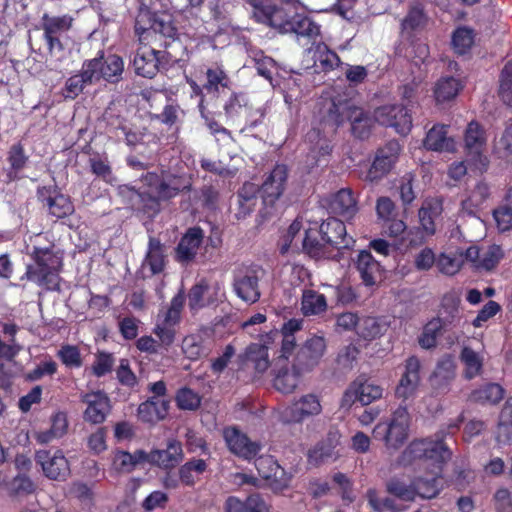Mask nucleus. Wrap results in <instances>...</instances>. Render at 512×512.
<instances>
[{
  "instance_id": "nucleus-51",
  "label": "nucleus",
  "mask_w": 512,
  "mask_h": 512,
  "mask_svg": "<svg viewBox=\"0 0 512 512\" xmlns=\"http://www.w3.org/2000/svg\"><path fill=\"white\" fill-rule=\"evenodd\" d=\"M447 325L442 319L433 318L423 328V332L419 337V344L422 348H434L437 344V338Z\"/></svg>"
},
{
  "instance_id": "nucleus-50",
  "label": "nucleus",
  "mask_w": 512,
  "mask_h": 512,
  "mask_svg": "<svg viewBox=\"0 0 512 512\" xmlns=\"http://www.w3.org/2000/svg\"><path fill=\"white\" fill-rule=\"evenodd\" d=\"M146 260L153 274H158L165 267V255L161 241L155 237L149 239Z\"/></svg>"
},
{
  "instance_id": "nucleus-37",
  "label": "nucleus",
  "mask_w": 512,
  "mask_h": 512,
  "mask_svg": "<svg viewBox=\"0 0 512 512\" xmlns=\"http://www.w3.org/2000/svg\"><path fill=\"white\" fill-rule=\"evenodd\" d=\"M29 161V156L25 153L21 142L13 144L7 152V162L10 165L6 177L8 182H14L21 179L19 172L25 168Z\"/></svg>"
},
{
  "instance_id": "nucleus-15",
  "label": "nucleus",
  "mask_w": 512,
  "mask_h": 512,
  "mask_svg": "<svg viewBox=\"0 0 512 512\" xmlns=\"http://www.w3.org/2000/svg\"><path fill=\"white\" fill-rule=\"evenodd\" d=\"M400 152L401 146L397 140L388 141L383 147L378 148L367 172L366 180L377 182L385 177L396 164Z\"/></svg>"
},
{
  "instance_id": "nucleus-4",
  "label": "nucleus",
  "mask_w": 512,
  "mask_h": 512,
  "mask_svg": "<svg viewBox=\"0 0 512 512\" xmlns=\"http://www.w3.org/2000/svg\"><path fill=\"white\" fill-rule=\"evenodd\" d=\"M24 277L41 288L49 291L60 290V273L63 268V255L55 250L54 244L48 247L34 246Z\"/></svg>"
},
{
  "instance_id": "nucleus-29",
  "label": "nucleus",
  "mask_w": 512,
  "mask_h": 512,
  "mask_svg": "<svg viewBox=\"0 0 512 512\" xmlns=\"http://www.w3.org/2000/svg\"><path fill=\"white\" fill-rule=\"evenodd\" d=\"M143 45L137 49L132 63L137 75L151 79L159 71L160 60L156 49L147 47V44Z\"/></svg>"
},
{
  "instance_id": "nucleus-53",
  "label": "nucleus",
  "mask_w": 512,
  "mask_h": 512,
  "mask_svg": "<svg viewBox=\"0 0 512 512\" xmlns=\"http://www.w3.org/2000/svg\"><path fill=\"white\" fill-rule=\"evenodd\" d=\"M247 358L254 362V368L257 372H265L269 365L268 347L265 344L252 343L246 349Z\"/></svg>"
},
{
  "instance_id": "nucleus-47",
  "label": "nucleus",
  "mask_w": 512,
  "mask_h": 512,
  "mask_svg": "<svg viewBox=\"0 0 512 512\" xmlns=\"http://www.w3.org/2000/svg\"><path fill=\"white\" fill-rule=\"evenodd\" d=\"M207 469L204 459L193 458L179 468L180 481L186 486H194L196 476L203 474Z\"/></svg>"
},
{
  "instance_id": "nucleus-22",
  "label": "nucleus",
  "mask_w": 512,
  "mask_h": 512,
  "mask_svg": "<svg viewBox=\"0 0 512 512\" xmlns=\"http://www.w3.org/2000/svg\"><path fill=\"white\" fill-rule=\"evenodd\" d=\"M420 360L416 356H410L404 364V371L398 385L395 388V396L404 401L412 397L420 383Z\"/></svg>"
},
{
  "instance_id": "nucleus-43",
  "label": "nucleus",
  "mask_w": 512,
  "mask_h": 512,
  "mask_svg": "<svg viewBox=\"0 0 512 512\" xmlns=\"http://www.w3.org/2000/svg\"><path fill=\"white\" fill-rule=\"evenodd\" d=\"M185 116V111L180 107L177 103H167L161 113L153 114L151 116L152 120H157L161 124H164L169 130L175 129L179 130V126L183 122V118Z\"/></svg>"
},
{
  "instance_id": "nucleus-55",
  "label": "nucleus",
  "mask_w": 512,
  "mask_h": 512,
  "mask_svg": "<svg viewBox=\"0 0 512 512\" xmlns=\"http://www.w3.org/2000/svg\"><path fill=\"white\" fill-rule=\"evenodd\" d=\"M295 371L290 373L287 366L285 365L275 375L273 379V386L281 393L289 394L292 393L298 385V376Z\"/></svg>"
},
{
  "instance_id": "nucleus-35",
  "label": "nucleus",
  "mask_w": 512,
  "mask_h": 512,
  "mask_svg": "<svg viewBox=\"0 0 512 512\" xmlns=\"http://www.w3.org/2000/svg\"><path fill=\"white\" fill-rule=\"evenodd\" d=\"M51 426L45 431L36 434V441L40 444H47L54 439L63 437L68 430V417L64 411H57L50 418Z\"/></svg>"
},
{
  "instance_id": "nucleus-19",
  "label": "nucleus",
  "mask_w": 512,
  "mask_h": 512,
  "mask_svg": "<svg viewBox=\"0 0 512 512\" xmlns=\"http://www.w3.org/2000/svg\"><path fill=\"white\" fill-rule=\"evenodd\" d=\"M288 167L285 164H276L261 185L259 192L266 206H273L283 195L287 180Z\"/></svg>"
},
{
  "instance_id": "nucleus-59",
  "label": "nucleus",
  "mask_w": 512,
  "mask_h": 512,
  "mask_svg": "<svg viewBox=\"0 0 512 512\" xmlns=\"http://www.w3.org/2000/svg\"><path fill=\"white\" fill-rule=\"evenodd\" d=\"M383 333V326L375 317H364L360 319L358 324L357 334L364 340H374L380 337Z\"/></svg>"
},
{
  "instance_id": "nucleus-46",
  "label": "nucleus",
  "mask_w": 512,
  "mask_h": 512,
  "mask_svg": "<svg viewBox=\"0 0 512 512\" xmlns=\"http://www.w3.org/2000/svg\"><path fill=\"white\" fill-rule=\"evenodd\" d=\"M386 491L388 494L402 500H415V487L413 480L408 484L404 479L392 477L386 482Z\"/></svg>"
},
{
  "instance_id": "nucleus-56",
  "label": "nucleus",
  "mask_w": 512,
  "mask_h": 512,
  "mask_svg": "<svg viewBox=\"0 0 512 512\" xmlns=\"http://www.w3.org/2000/svg\"><path fill=\"white\" fill-rule=\"evenodd\" d=\"M427 17L420 3L410 7L407 15L401 22L402 31H415L426 24Z\"/></svg>"
},
{
  "instance_id": "nucleus-54",
  "label": "nucleus",
  "mask_w": 512,
  "mask_h": 512,
  "mask_svg": "<svg viewBox=\"0 0 512 512\" xmlns=\"http://www.w3.org/2000/svg\"><path fill=\"white\" fill-rule=\"evenodd\" d=\"M57 357L68 369H79L83 365V358L80 349L76 345H62L57 351Z\"/></svg>"
},
{
  "instance_id": "nucleus-28",
  "label": "nucleus",
  "mask_w": 512,
  "mask_h": 512,
  "mask_svg": "<svg viewBox=\"0 0 512 512\" xmlns=\"http://www.w3.org/2000/svg\"><path fill=\"white\" fill-rule=\"evenodd\" d=\"M94 64L91 61H84L81 71L66 80L63 88V95L66 99H75L83 92L86 86L96 83L94 80L95 70L92 69Z\"/></svg>"
},
{
  "instance_id": "nucleus-1",
  "label": "nucleus",
  "mask_w": 512,
  "mask_h": 512,
  "mask_svg": "<svg viewBox=\"0 0 512 512\" xmlns=\"http://www.w3.org/2000/svg\"><path fill=\"white\" fill-rule=\"evenodd\" d=\"M447 431L441 429L433 436L413 439L398 457V464L404 467L430 463L433 471L430 477L413 479L415 498H435L444 488L443 465L450 460L451 451L445 443Z\"/></svg>"
},
{
  "instance_id": "nucleus-30",
  "label": "nucleus",
  "mask_w": 512,
  "mask_h": 512,
  "mask_svg": "<svg viewBox=\"0 0 512 512\" xmlns=\"http://www.w3.org/2000/svg\"><path fill=\"white\" fill-rule=\"evenodd\" d=\"M169 407V400L150 397L139 405L137 416L141 422L154 425L166 418Z\"/></svg>"
},
{
  "instance_id": "nucleus-40",
  "label": "nucleus",
  "mask_w": 512,
  "mask_h": 512,
  "mask_svg": "<svg viewBox=\"0 0 512 512\" xmlns=\"http://www.w3.org/2000/svg\"><path fill=\"white\" fill-rule=\"evenodd\" d=\"M463 89V84L453 76L440 78L434 87V97L437 103L453 100Z\"/></svg>"
},
{
  "instance_id": "nucleus-26",
  "label": "nucleus",
  "mask_w": 512,
  "mask_h": 512,
  "mask_svg": "<svg viewBox=\"0 0 512 512\" xmlns=\"http://www.w3.org/2000/svg\"><path fill=\"white\" fill-rule=\"evenodd\" d=\"M203 238L204 233L200 227L189 228L175 248L176 261L181 264L192 262L203 242Z\"/></svg>"
},
{
  "instance_id": "nucleus-57",
  "label": "nucleus",
  "mask_w": 512,
  "mask_h": 512,
  "mask_svg": "<svg viewBox=\"0 0 512 512\" xmlns=\"http://www.w3.org/2000/svg\"><path fill=\"white\" fill-rule=\"evenodd\" d=\"M35 491L36 484L26 474H18L8 483V493L11 497L26 496Z\"/></svg>"
},
{
  "instance_id": "nucleus-48",
  "label": "nucleus",
  "mask_w": 512,
  "mask_h": 512,
  "mask_svg": "<svg viewBox=\"0 0 512 512\" xmlns=\"http://www.w3.org/2000/svg\"><path fill=\"white\" fill-rule=\"evenodd\" d=\"M460 298L454 292L446 293L441 300L439 315L445 325H450L458 317Z\"/></svg>"
},
{
  "instance_id": "nucleus-9",
  "label": "nucleus",
  "mask_w": 512,
  "mask_h": 512,
  "mask_svg": "<svg viewBox=\"0 0 512 512\" xmlns=\"http://www.w3.org/2000/svg\"><path fill=\"white\" fill-rule=\"evenodd\" d=\"M326 350V340L323 336L313 335L297 350L293 359V371L297 374L312 371L321 361Z\"/></svg>"
},
{
  "instance_id": "nucleus-38",
  "label": "nucleus",
  "mask_w": 512,
  "mask_h": 512,
  "mask_svg": "<svg viewBox=\"0 0 512 512\" xmlns=\"http://www.w3.org/2000/svg\"><path fill=\"white\" fill-rule=\"evenodd\" d=\"M504 395L505 390L500 384L486 383L479 388L474 389L469 395V400L482 405H495L504 398Z\"/></svg>"
},
{
  "instance_id": "nucleus-44",
  "label": "nucleus",
  "mask_w": 512,
  "mask_h": 512,
  "mask_svg": "<svg viewBox=\"0 0 512 512\" xmlns=\"http://www.w3.org/2000/svg\"><path fill=\"white\" fill-rule=\"evenodd\" d=\"M319 226L309 227L305 231L303 239V250L312 257H321L325 254L326 242L322 240Z\"/></svg>"
},
{
  "instance_id": "nucleus-31",
  "label": "nucleus",
  "mask_w": 512,
  "mask_h": 512,
  "mask_svg": "<svg viewBox=\"0 0 512 512\" xmlns=\"http://www.w3.org/2000/svg\"><path fill=\"white\" fill-rule=\"evenodd\" d=\"M329 208L333 214L346 220L353 218L358 212L357 200L350 188H342L332 195Z\"/></svg>"
},
{
  "instance_id": "nucleus-33",
  "label": "nucleus",
  "mask_w": 512,
  "mask_h": 512,
  "mask_svg": "<svg viewBox=\"0 0 512 512\" xmlns=\"http://www.w3.org/2000/svg\"><path fill=\"white\" fill-rule=\"evenodd\" d=\"M443 212L442 200L432 198L425 200L419 209L418 216L422 229L427 235H434L436 232L435 220Z\"/></svg>"
},
{
  "instance_id": "nucleus-6",
  "label": "nucleus",
  "mask_w": 512,
  "mask_h": 512,
  "mask_svg": "<svg viewBox=\"0 0 512 512\" xmlns=\"http://www.w3.org/2000/svg\"><path fill=\"white\" fill-rule=\"evenodd\" d=\"M487 140L486 130L478 121L468 123L463 136L466 162L471 170L480 174L486 172L490 164L486 155Z\"/></svg>"
},
{
  "instance_id": "nucleus-32",
  "label": "nucleus",
  "mask_w": 512,
  "mask_h": 512,
  "mask_svg": "<svg viewBox=\"0 0 512 512\" xmlns=\"http://www.w3.org/2000/svg\"><path fill=\"white\" fill-rule=\"evenodd\" d=\"M252 17L258 22L279 30L284 11L275 5L265 3L263 0H250Z\"/></svg>"
},
{
  "instance_id": "nucleus-18",
  "label": "nucleus",
  "mask_w": 512,
  "mask_h": 512,
  "mask_svg": "<svg viewBox=\"0 0 512 512\" xmlns=\"http://www.w3.org/2000/svg\"><path fill=\"white\" fill-rule=\"evenodd\" d=\"M35 461L49 479L65 480L70 474L68 460L61 450H38L35 453Z\"/></svg>"
},
{
  "instance_id": "nucleus-58",
  "label": "nucleus",
  "mask_w": 512,
  "mask_h": 512,
  "mask_svg": "<svg viewBox=\"0 0 512 512\" xmlns=\"http://www.w3.org/2000/svg\"><path fill=\"white\" fill-rule=\"evenodd\" d=\"M57 371V363L50 356H46L35 366L34 369L28 371L25 374V380L29 382H35L42 379L45 376L52 377L57 373Z\"/></svg>"
},
{
  "instance_id": "nucleus-12",
  "label": "nucleus",
  "mask_w": 512,
  "mask_h": 512,
  "mask_svg": "<svg viewBox=\"0 0 512 512\" xmlns=\"http://www.w3.org/2000/svg\"><path fill=\"white\" fill-rule=\"evenodd\" d=\"M375 121L385 127L393 128L398 134L405 136L412 129V115L401 104L383 105L374 111Z\"/></svg>"
},
{
  "instance_id": "nucleus-41",
  "label": "nucleus",
  "mask_w": 512,
  "mask_h": 512,
  "mask_svg": "<svg viewBox=\"0 0 512 512\" xmlns=\"http://www.w3.org/2000/svg\"><path fill=\"white\" fill-rule=\"evenodd\" d=\"M327 310L325 295L313 289L303 290L301 297V311L305 316L319 315Z\"/></svg>"
},
{
  "instance_id": "nucleus-61",
  "label": "nucleus",
  "mask_w": 512,
  "mask_h": 512,
  "mask_svg": "<svg viewBox=\"0 0 512 512\" xmlns=\"http://www.w3.org/2000/svg\"><path fill=\"white\" fill-rule=\"evenodd\" d=\"M499 96L502 101L512 107V61H508L500 74Z\"/></svg>"
},
{
  "instance_id": "nucleus-27",
  "label": "nucleus",
  "mask_w": 512,
  "mask_h": 512,
  "mask_svg": "<svg viewBox=\"0 0 512 512\" xmlns=\"http://www.w3.org/2000/svg\"><path fill=\"white\" fill-rule=\"evenodd\" d=\"M183 448L180 441L171 439L166 449L152 450L147 461L162 469H173L183 460Z\"/></svg>"
},
{
  "instance_id": "nucleus-39",
  "label": "nucleus",
  "mask_w": 512,
  "mask_h": 512,
  "mask_svg": "<svg viewBox=\"0 0 512 512\" xmlns=\"http://www.w3.org/2000/svg\"><path fill=\"white\" fill-rule=\"evenodd\" d=\"M148 453L144 450H136L134 453L117 451L113 458V467L118 472L130 473L138 464L146 462Z\"/></svg>"
},
{
  "instance_id": "nucleus-13",
  "label": "nucleus",
  "mask_w": 512,
  "mask_h": 512,
  "mask_svg": "<svg viewBox=\"0 0 512 512\" xmlns=\"http://www.w3.org/2000/svg\"><path fill=\"white\" fill-rule=\"evenodd\" d=\"M37 197L47 207L48 214L56 219H64L75 212L71 197L61 193L56 185L38 187Z\"/></svg>"
},
{
  "instance_id": "nucleus-34",
  "label": "nucleus",
  "mask_w": 512,
  "mask_h": 512,
  "mask_svg": "<svg viewBox=\"0 0 512 512\" xmlns=\"http://www.w3.org/2000/svg\"><path fill=\"white\" fill-rule=\"evenodd\" d=\"M447 129L446 125L435 124L426 134L423 141L424 147L431 151H453L455 142L447 137Z\"/></svg>"
},
{
  "instance_id": "nucleus-25",
  "label": "nucleus",
  "mask_w": 512,
  "mask_h": 512,
  "mask_svg": "<svg viewBox=\"0 0 512 512\" xmlns=\"http://www.w3.org/2000/svg\"><path fill=\"white\" fill-rule=\"evenodd\" d=\"M355 267L365 286H374L382 281L384 268L370 251H359L355 261Z\"/></svg>"
},
{
  "instance_id": "nucleus-16",
  "label": "nucleus",
  "mask_w": 512,
  "mask_h": 512,
  "mask_svg": "<svg viewBox=\"0 0 512 512\" xmlns=\"http://www.w3.org/2000/svg\"><path fill=\"white\" fill-rule=\"evenodd\" d=\"M223 438L232 454L247 461L254 459L262 448L260 442L252 441L236 426L224 428Z\"/></svg>"
},
{
  "instance_id": "nucleus-42",
  "label": "nucleus",
  "mask_w": 512,
  "mask_h": 512,
  "mask_svg": "<svg viewBox=\"0 0 512 512\" xmlns=\"http://www.w3.org/2000/svg\"><path fill=\"white\" fill-rule=\"evenodd\" d=\"M459 358L464 365L463 375L465 379L472 380L481 374L483 370V358L471 347H463Z\"/></svg>"
},
{
  "instance_id": "nucleus-64",
  "label": "nucleus",
  "mask_w": 512,
  "mask_h": 512,
  "mask_svg": "<svg viewBox=\"0 0 512 512\" xmlns=\"http://www.w3.org/2000/svg\"><path fill=\"white\" fill-rule=\"evenodd\" d=\"M176 403L181 410H196L201 404V398L192 389L184 387L176 394Z\"/></svg>"
},
{
  "instance_id": "nucleus-2",
  "label": "nucleus",
  "mask_w": 512,
  "mask_h": 512,
  "mask_svg": "<svg viewBox=\"0 0 512 512\" xmlns=\"http://www.w3.org/2000/svg\"><path fill=\"white\" fill-rule=\"evenodd\" d=\"M143 186L134 191L132 207L134 211L149 220H154L163 209L162 203L175 198L182 191H189L191 186L182 189L172 186L156 172H147L142 175Z\"/></svg>"
},
{
  "instance_id": "nucleus-52",
  "label": "nucleus",
  "mask_w": 512,
  "mask_h": 512,
  "mask_svg": "<svg viewBox=\"0 0 512 512\" xmlns=\"http://www.w3.org/2000/svg\"><path fill=\"white\" fill-rule=\"evenodd\" d=\"M355 380L359 388L360 403L363 406L369 405L373 401L382 398L383 388L380 385L374 384L362 376H359Z\"/></svg>"
},
{
  "instance_id": "nucleus-49",
  "label": "nucleus",
  "mask_w": 512,
  "mask_h": 512,
  "mask_svg": "<svg viewBox=\"0 0 512 512\" xmlns=\"http://www.w3.org/2000/svg\"><path fill=\"white\" fill-rule=\"evenodd\" d=\"M230 78L221 67L208 68L206 71V82L203 88L208 94L216 95L220 88H227Z\"/></svg>"
},
{
  "instance_id": "nucleus-63",
  "label": "nucleus",
  "mask_w": 512,
  "mask_h": 512,
  "mask_svg": "<svg viewBox=\"0 0 512 512\" xmlns=\"http://www.w3.org/2000/svg\"><path fill=\"white\" fill-rule=\"evenodd\" d=\"M114 363L115 359L111 353L98 351L91 366L92 374L97 378L103 377L112 371Z\"/></svg>"
},
{
  "instance_id": "nucleus-8",
  "label": "nucleus",
  "mask_w": 512,
  "mask_h": 512,
  "mask_svg": "<svg viewBox=\"0 0 512 512\" xmlns=\"http://www.w3.org/2000/svg\"><path fill=\"white\" fill-rule=\"evenodd\" d=\"M74 18L69 14L52 16L44 13L41 17L40 27L43 31V40L47 47V53L54 56L65 50L62 37L67 34L73 26Z\"/></svg>"
},
{
  "instance_id": "nucleus-20",
  "label": "nucleus",
  "mask_w": 512,
  "mask_h": 512,
  "mask_svg": "<svg viewBox=\"0 0 512 512\" xmlns=\"http://www.w3.org/2000/svg\"><path fill=\"white\" fill-rule=\"evenodd\" d=\"M220 285H210L204 278L195 283L188 291V306L191 312L216 305L220 300Z\"/></svg>"
},
{
  "instance_id": "nucleus-10",
  "label": "nucleus",
  "mask_w": 512,
  "mask_h": 512,
  "mask_svg": "<svg viewBox=\"0 0 512 512\" xmlns=\"http://www.w3.org/2000/svg\"><path fill=\"white\" fill-rule=\"evenodd\" d=\"M322 406L319 398L314 394H306L279 412V421L283 424H298L304 420L319 415Z\"/></svg>"
},
{
  "instance_id": "nucleus-21",
  "label": "nucleus",
  "mask_w": 512,
  "mask_h": 512,
  "mask_svg": "<svg viewBox=\"0 0 512 512\" xmlns=\"http://www.w3.org/2000/svg\"><path fill=\"white\" fill-rule=\"evenodd\" d=\"M81 402L86 405L83 419L90 424H102L111 410L109 397L100 390L83 394Z\"/></svg>"
},
{
  "instance_id": "nucleus-24",
  "label": "nucleus",
  "mask_w": 512,
  "mask_h": 512,
  "mask_svg": "<svg viewBox=\"0 0 512 512\" xmlns=\"http://www.w3.org/2000/svg\"><path fill=\"white\" fill-rule=\"evenodd\" d=\"M322 240L327 246L337 249H348L354 243L351 237H348L344 222L337 218H328L319 225Z\"/></svg>"
},
{
  "instance_id": "nucleus-17",
  "label": "nucleus",
  "mask_w": 512,
  "mask_h": 512,
  "mask_svg": "<svg viewBox=\"0 0 512 512\" xmlns=\"http://www.w3.org/2000/svg\"><path fill=\"white\" fill-rule=\"evenodd\" d=\"M86 61L94 62V80L98 82L104 79L109 83H117L122 79L124 71V61L117 54L105 55L103 50H99L96 57L87 59Z\"/></svg>"
},
{
  "instance_id": "nucleus-7",
  "label": "nucleus",
  "mask_w": 512,
  "mask_h": 512,
  "mask_svg": "<svg viewBox=\"0 0 512 512\" xmlns=\"http://www.w3.org/2000/svg\"><path fill=\"white\" fill-rule=\"evenodd\" d=\"M410 415L406 406L400 405L392 414L389 423H378L373 429V437L382 440L386 447L397 449L408 437Z\"/></svg>"
},
{
  "instance_id": "nucleus-5",
  "label": "nucleus",
  "mask_w": 512,
  "mask_h": 512,
  "mask_svg": "<svg viewBox=\"0 0 512 512\" xmlns=\"http://www.w3.org/2000/svg\"><path fill=\"white\" fill-rule=\"evenodd\" d=\"M327 120L336 127L346 121L351 123L352 134L359 139L370 135L372 120L367 112L354 105L350 100L333 99L327 111Z\"/></svg>"
},
{
  "instance_id": "nucleus-62",
  "label": "nucleus",
  "mask_w": 512,
  "mask_h": 512,
  "mask_svg": "<svg viewBox=\"0 0 512 512\" xmlns=\"http://www.w3.org/2000/svg\"><path fill=\"white\" fill-rule=\"evenodd\" d=\"M185 304V296L183 292L177 293L170 302L162 323L176 327L181 320V312Z\"/></svg>"
},
{
  "instance_id": "nucleus-11",
  "label": "nucleus",
  "mask_w": 512,
  "mask_h": 512,
  "mask_svg": "<svg viewBox=\"0 0 512 512\" xmlns=\"http://www.w3.org/2000/svg\"><path fill=\"white\" fill-rule=\"evenodd\" d=\"M224 111L226 116L233 121L241 115H245V125L241 131L256 128L265 117V111L262 108L253 109L243 93H232L224 105Z\"/></svg>"
},
{
  "instance_id": "nucleus-3",
  "label": "nucleus",
  "mask_w": 512,
  "mask_h": 512,
  "mask_svg": "<svg viewBox=\"0 0 512 512\" xmlns=\"http://www.w3.org/2000/svg\"><path fill=\"white\" fill-rule=\"evenodd\" d=\"M134 34L140 44H148L153 36L159 37L165 49L179 40V29L174 16L169 12L151 10L141 4L134 21Z\"/></svg>"
},
{
  "instance_id": "nucleus-36",
  "label": "nucleus",
  "mask_w": 512,
  "mask_h": 512,
  "mask_svg": "<svg viewBox=\"0 0 512 512\" xmlns=\"http://www.w3.org/2000/svg\"><path fill=\"white\" fill-rule=\"evenodd\" d=\"M254 459L255 467L261 478L277 484L282 483L285 471L273 456L261 455Z\"/></svg>"
},
{
  "instance_id": "nucleus-45",
  "label": "nucleus",
  "mask_w": 512,
  "mask_h": 512,
  "mask_svg": "<svg viewBox=\"0 0 512 512\" xmlns=\"http://www.w3.org/2000/svg\"><path fill=\"white\" fill-rule=\"evenodd\" d=\"M335 445L332 440L327 439L318 442L307 453V461L310 465L318 467L321 464L335 458Z\"/></svg>"
},
{
  "instance_id": "nucleus-60",
  "label": "nucleus",
  "mask_w": 512,
  "mask_h": 512,
  "mask_svg": "<svg viewBox=\"0 0 512 512\" xmlns=\"http://www.w3.org/2000/svg\"><path fill=\"white\" fill-rule=\"evenodd\" d=\"M474 42L473 30L467 27L457 28L452 35V44L456 53L463 55L467 53Z\"/></svg>"
},
{
  "instance_id": "nucleus-23",
  "label": "nucleus",
  "mask_w": 512,
  "mask_h": 512,
  "mask_svg": "<svg viewBox=\"0 0 512 512\" xmlns=\"http://www.w3.org/2000/svg\"><path fill=\"white\" fill-rule=\"evenodd\" d=\"M279 31L283 33H294L297 37H303L308 42L315 43L320 36V26L309 16L296 13L289 19L281 21Z\"/></svg>"
},
{
  "instance_id": "nucleus-14",
  "label": "nucleus",
  "mask_w": 512,
  "mask_h": 512,
  "mask_svg": "<svg viewBox=\"0 0 512 512\" xmlns=\"http://www.w3.org/2000/svg\"><path fill=\"white\" fill-rule=\"evenodd\" d=\"M264 270L259 265H250L238 272L234 279L236 295L247 303H255L260 299L259 280Z\"/></svg>"
}]
</instances>
